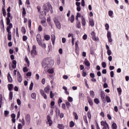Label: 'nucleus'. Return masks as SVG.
I'll return each instance as SVG.
<instances>
[{
	"instance_id": "nucleus-1",
	"label": "nucleus",
	"mask_w": 129,
	"mask_h": 129,
	"mask_svg": "<svg viewBox=\"0 0 129 129\" xmlns=\"http://www.w3.org/2000/svg\"><path fill=\"white\" fill-rule=\"evenodd\" d=\"M53 22H54L57 29H58V30H60L61 29V23H60V22L59 21L58 19H57L56 17H54L53 18Z\"/></svg>"
},
{
	"instance_id": "nucleus-2",
	"label": "nucleus",
	"mask_w": 129,
	"mask_h": 129,
	"mask_svg": "<svg viewBox=\"0 0 129 129\" xmlns=\"http://www.w3.org/2000/svg\"><path fill=\"white\" fill-rule=\"evenodd\" d=\"M43 8L44 11H46V12L48 13L49 12V11H50V10H51L52 6L50 3H48L47 5L46 4H44L43 6Z\"/></svg>"
},
{
	"instance_id": "nucleus-3",
	"label": "nucleus",
	"mask_w": 129,
	"mask_h": 129,
	"mask_svg": "<svg viewBox=\"0 0 129 129\" xmlns=\"http://www.w3.org/2000/svg\"><path fill=\"white\" fill-rule=\"evenodd\" d=\"M42 67L44 69H48L49 67V60L47 59H44L43 60L42 63Z\"/></svg>"
},
{
	"instance_id": "nucleus-4",
	"label": "nucleus",
	"mask_w": 129,
	"mask_h": 129,
	"mask_svg": "<svg viewBox=\"0 0 129 129\" xmlns=\"http://www.w3.org/2000/svg\"><path fill=\"white\" fill-rule=\"evenodd\" d=\"M47 121L46 122V123L47 124H49V125L50 126V125H52V124H53V121H52V120H51V117H50L49 115H47Z\"/></svg>"
},
{
	"instance_id": "nucleus-5",
	"label": "nucleus",
	"mask_w": 129,
	"mask_h": 129,
	"mask_svg": "<svg viewBox=\"0 0 129 129\" xmlns=\"http://www.w3.org/2000/svg\"><path fill=\"white\" fill-rule=\"evenodd\" d=\"M101 97L102 98V100H103L104 103H105L106 102V101H105V94H104V92L103 91H102L101 92Z\"/></svg>"
},
{
	"instance_id": "nucleus-6",
	"label": "nucleus",
	"mask_w": 129,
	"mask_h": 129,
	"mask_svg": "<svg viewBox=\"0 0 129 129\" xmlns=\"http://www.w3.org/2000/svg\"><path fill=\"white\" fill-rule=\"evenodd\" d=\"M17 75L19 77V78L18 79V82L21 83V82H22V81H23V78L22 77V75H21V73H20V72H19V71L17 72Z\"/></svg>"
},
{
	"instance_id": "nucleus-7",
	"label": "nucleus",
	"mask_w": 129,
	"mask_h": 129,
	"mask_svg": "<svg viewBox=\"0 0 129 129\" xmlns=\"http://www.w3.org/2000/svg\"><path fill=\"white\" fill-rule=\"evenodd\" d=\"M40 94L42 95V96L44 97V99H47V95L45 94V92H44L43 90L40 89Z\"/></svg>"
},
{
	"instance_id": "nucleus-8",
	"label": "nucleus",
	"mask_w": 129,
	"mask_h": 129,
	"mask_svg": "<svg viewBox=\"0 0 129 129\" xmlns=\"http://www.w3.org/2000/svg\"><path fill=\"white\" fill-rule=\"evenodd\" d=\"M36 39L39 45H42V42L41 41V36L40 34H38L36 36Z\"/></svg>"
},
{
	"instance_id": "nucleus-9",
	"label": "nucleus",
	"mask_w": 129,
	"mask_h": 129,
	"mask_svg": "<svg viewBox=\"0 0 129 129\" xmlns=\"http://www.w3.org/2000/svg\"><path fill=\"white\" fill-rule=\"evenodd\" d=\"M10 18H11V13L10 12L7 13V17L6 18L7 23L9 25L10 23H11V19H10Z\"/></svg>"
},
{
	"instance_id": "nucleus-10",
	"label": "nucleus",
	"mask_w": 129,
	"mask_h": 129,
	"mask_svg": "<svg viewBox=\"0 0 129 129\" xmlns=\"http://www.w3.org/2000/svg\"><path fill=\"white\" fill-rule=\"evenodd\" d=\"M25 119L26 121L28 122V123H30V121L31 120V117L30 116V115L29 114L26 115L25 117Z\"/></svg>"
},
{
	"instance_id": "nucleus-11",
	"label": "nucleus",
	"mask_w": 129,
	"mask_h": 129,
	"mask_svg": "<svg viewBox=\"0 0 129 129\" xmlns=\"http://www.w3.org/2000/svg\"><path fill=\"white\" fill-rule=\"evenodd\" d=\"M11 117L12 118V120L14 123L16 122V114L15 113H12L11 114Z\"/></svg>"
},
{
	"instance_id": "nucleus-12",
	"label": "nucleus",
	"mask_w": 129,
	"mask_h": 129,
	"mask_svg": "<svg viewBox=\"0 0 129 129\" xmlns=\"http://www.w3.org/2000/svg\"><path fill=\"white\" fill-rule=\"evenodd\" d=\"M8 79L9 82H10V83H12V82H13V79L12 78V77L11 76V74H10V73H9L8 75Z\"/></svg>"
},
{
	"instance_id": "nucleus-13",
	"label": "nucleus",
	"mask_w": 129,
	"mask_h": 129,
	"mask_svg": "<svg viewBox=\"0 0 129 129\" xmlns=\"http://www.w3.org/2000/svg\"><path fill=\"white\" fill-rule=\"evenodd\" d=\"M87 99L90 105H93V101H92V99H91L89 97H87Z\"/></svg>"
},
{
	"instance_id": "nucleus-14",
	"label": "nucleus",
	"mask_w": 129,
	"mask_h": 129,
	"mask_svg": "<svg viewBox=\"0 0 129 129\" xmlns=\"http://www.w3.org/2000/svg\"><path fill=\"white\" fill-rule=\"evenodd\" d=\"M13 65H12V68L13 69H15L17 67V61L16 60H13L12 61Z\"/></svg>"
},
{
	"instance_id": "nucleus-15",
	"label": "nucleus",
	"mask_w": 129,
	"mask_h": 129,
	"mask_svg": "<svg viewBox=\"0 0 129 129\" xmlns=\"http://www.w3.org/2000/svg\"><path fill=\"white\" fill-rule=\"evenodd\" d=\"M6 7H5V6H3V8H2V12H3V16L4 17H6V16H7V12H6V9H5Z\"/></svg>"
},
{
	"instance_id": "nucleus-16",
	"label": "nucleus",
	"mask_w": 129,
	"mask_h": 129,
	"mask_svg": "<svg viewBox=\"0 0 129 129\" xmlns=\"http://www.w3.org/2000/svg\"><path fill=\"white\" fill-rule=\"evenodd\" d=\"M82 24L83 26H85L86 25V21H85V19L83 17V16H82Z\"/></svg>"
},
{
	"instance_id": "nucleus-17",
	"label": "nucleus",
	"mask_w": 129,
	"mask_h": 129,
	"mask_svg": "<svg viewBox=\"0 0 129 129\" xmlns=\"http://www.w3.org/2000/svg\"><path fill=\"white\" fill-rule=\"evenodd\" d=\"M55 39H56V37H55V35L52 34L51 35V40H52L53 45H54V44H55Z\"/></svg>"
},
{
	"instance_id": "nucleus-18",
	"label": "nucleus",
	"mask_w": 129,
	"mask_h": 129,
	"mask_svg": "<svg viewBox=\"0 0 129 129\" xmlns=\"http://www.w3.org/2000/svg\"><path fill=\"white\" fill-rule=\"evenodd\" d=\"M8 87L9 91H11L12 89H13V88L14 87V85H13V84H8Z\"/></svg>"
},
{
	"instance_id": "nucleus-19",
	"label": "nucleus",
	"mask_w": 129,
	"mask_h": 129,
	"mask_svg": "<svg viewBox=\"0 0 129 129\" xmlns=\"http://www.w3.org/2000/svg\"><path fill=\"white\" fill-rule=\"evenodd\" d=\"M7 26H8L7 27V29H12V28H13V24L9 23V24H8V21H7Z\"/></svg>"
},
{
	"instance_id": "nucleus-20",
	"label": "nucleus",
	"mask_w": 129,
	"mask_h": 129,
	"mask_svg": "<svg viewBox=\"0 0 129 129\" xmlns=\"http://www.w3.org/2000/svg\"><path fill=\"white\" fill-rule=\"evenodd\" d=\"M57 127H58V128H59V129H64L65 126H64V125H63L62 124H58L57 125Z\"/></svg>"
},
{
	"instance_id": "nucleus-21",
	"label": "nucleus",
	"mask_w": 129,
	"mask_h": 129,
	"mask_svg": "<svg viewBox=\"0 0 129 129\" xmlns=\"http://www.w3.org/2000/svg\"><path fill=\"white\" fill-rule=\"evenodd\" d=\"M44 91L45 93H49V91H50V88H49V86H47L44 88Z\"/></svg>"
},
{
	"instance_id": "nucleus-22",
	"label": "nucleus",
	"mask_w": 129,
	"mask_h": 129,
	"mask_svg": "<svg viewBox=\"0 0 129 129\" xmlns=\"http://www.w3.org/2000/svg\"><path fill=\"white\" fill-rule=\"evenodd\" d=\"M101 125H102V126H106V125H107V123L106 121H101Z\"/></svg>"
},
{
	"instance_id": "nucleus-23",
	"label": "nucleus",
	"mask_w": 129,
	"mask_h": 129,
	"mask_svg": "<svg viewBox=\"0 0 129 129\" xmlns=\"http://www.w3.org/2000/svg\"><path fill=\"white\" fill-rule=\"evenodd\" d=\"M89 23H90V26H91V27L94 26V21H93V20H89Z\"/></svg>"
},
{
	"instance_id": "nucleus-24",
	"label": "nucleus",
	"mask_w": 129,
	"mask_h": 129,
	"mask_svg": "<svg viewBox=\"0 0 129 129\" xmlns=\"http://www.w3.org/2000/svg\"><path fill=\"white\" fill-rule=\"evenodd\" d=\"M112 129H117V126L116 125V123H113L112 124Z\"/></svg>"
},
{
	"instance_id": "nucleus-25",
	"label": "nucleus",
	"mask_w": 129,
	"mask_h": 129,
	"mask_svg": "<svg viewBox=\"0 0 129 129\" xmlns=\"http://www.w3.org/2000/svg\"><path fill=\"white\" fill-rule=\"evenodd\" d=\"M44 39L45 40H46V41H49V40H50V36L48 35H45L44 36Z\"/></svg>"
},
{
	"instance_id": "nucleus-26",
	"label": "nucleus",
	"mask_w": 129,
	"mask_h": 129,
	"mask_svg": "<svg viewBox=\"0 0 129 129\" xmlns=\"http://www.w3.org/2000/svg\"><path fill=\"white\" fill-rule=\"evenodd\" d=\"M106 100L108 103H109V102H111V100H110V98L109 96L106 97Z\"/></svg>"
},
{
	"instance_id": "nucleus-27",
	"label": "nucleus",
	"mask_w": 129,
	"mask_h": 129,
	"mask_svg": "<svg viewBox=\"0 0 129 129\" xmlns=\"http://www.w3.org/2000/svg\"><path fill=\"white\" fill-rule=\"evenodd\" d=\"M9 99L12 100L13 99V92H10L9 94Z\"/></svg>"
},
{
	"instance_id": "nucleus-28",
	"label": "nucleus",
	"mask_w": 129,
	"mask_h": 129,
	"mask_svg": "<svg viewBox=\"0 0 129 129\" xmlns=\"http://www.w3.org/2000/svg\"><path fill=\"white\" fill-rule=\"evenodd\" d=\"M34 86V83L32 82L31 83L29 87V90H33V87Z\"/></svg>"
},
{
	"instance_id": "nucleus-29",
	"label": "nucleus",
	"mask_w": 129,
	"mask_h": 129,
	"mask_svg": "<svg viewBox=\"0 0 129 129\" xmlns=\"http://www.w3.org/2000/svg\"><path fill=\"white\" fill-rule=\"evenodd\" d=\"M26 61L27 63V66L29 67L30 66V61H29V59H28V57H25Z\"/></svg>"
},
{
	"instance_id": "nucleus-30",
	"label": "nucleus",
	"mask_w": 129,
	"mask_h": 129,
	"mask_svg": "<svg viewBox=\"0 0 129 129\" xmlns=\"http://www.w3.org/2000/svg\"><path fill=\"white\" fill-rule=\"evenodd\" d=\"M26 61L27 63V66L29 67L30 66V61H29V59H28V57H25Z\"/></svg>"
},
{
	"instance_id": "nucleus-31",
	"label": "nucleus",
	"mask_w": 129,
	"mask_h": 129,
	"mask_svg": "<svg viewBox=\"0 0 129 129\" xmlns=\"http://www.w3.org/2000/svg\"><path fill=\"white\" fill-rule=\"evenodd\" d=\"M85 64L86 66H87V67H89L90 66V62L88 60H87L85 62Z\"/></svg>"
},
{
	"instance_id": "nucleus-32",
	"label": "nucleus",
	"mask_w": 129,
	"mask_h": 129,
	"mask_svg": "<svg viewBox=\"0 0 129 129\" xmlns=\"http://www.w3.org/2000/svg\"><path fill=\"white\" fill-rule=\"evenodd\" d=\"M31 54L32 55H33V54L37 55V51L36 50H32L31 51Z\"/></svg>"
},
{
	"instance_id": "nucleus-33",
	"label": "nucleus",
	"mask_w": 129,
	"mask_h": 129,
	"mask_svg": "<svg viewBox=\"0 0 129 129\" xmlns=\"http://www.w3.org/2000/svg\"><path fill=\"white\" fill-rule=\"evenodd\" d=\"M8 40L11 41L12 40V34H8Z\"/></svg>"
},
{
	"instance_id": "nucleus-34",
	"label": "nucleus",
	"mask_w": 129,
	"mask_h": 129,
	"mask_svg": "<svg viewBox=\"0 0 129 129\" xmlns=\"http://www.w3.org/2000/svg\"><path fill=\"white\" fill-rule=\"evenodd\" d=\"M90 94L91 97H94V92L93 91H90Z\"/></svg>"
},
{
	"instance_id": "nucleus-35",
	"label": "nucleus",
	"mask_w": 129,
	"mask_h": 129,
	"mask_svg": "<svg viewBox=\"0 0 129 129\" xmlns=\"http://www.w3.org/2000/svg\"><path fill=\"white\" fill-rule=\"evenodd\" d=\"M74 126V122L73 121H71L70 123V127H73Z\"/></svg>"
},
{
	"instance_id": "nucleus-36",
	"label": "nucleus",
	"mask_w": 129,
	"mask_h": 129,
	"mask_svg": "<svg viewBox=\"0 0 129 129\" xmlns=\"http://www.w3.org/2000/svg\"><path fill=\"white\" fill-rule=\"evenodd\" d=\"M74 20H75L74 15H72L71 19V23H73L74 22Z\"/></svg>"
},
{
	"instance_id": "nucleus-37",
	"label": "nucleus",
	"mask_w": 129,
	"mask_h": 129,
	"mask_svg": "<svg viewBox=\"0 0 129 129\" xmlns=\"http://www.w3.org/2000/svg\"><path fill=\"white\" fill-rule=\"evenodd\" d=\"M47 72L50 74H52V73H54V71L52 69H48L47 70Z\"/></svg>"
},
{
	"instance_id": "nucleus-38",
	"label": "nucleus",
	"mask_w": 129,
	"mask_h": 129,
	"mask_svg": "<svg viewBox=\"0 0 129 129\" xmlns=\"http://www.w3.org/2000/svg\"><path fill=\"white\" fill-rule=\"evenodd\" d=\"M90 54L91 55H94V49L93 48H91L90 49Z\"/></svg>"
},
{
	"instance_id": "nucleus-39",
	"label": "nucleus",
	"mask_w": 129,
	"mask_h": 129,
	"mask_svg": "<svg viewBox=\"0 0 129 129\" xmlns=\"http://www.w3.org/2000/svg\"><path fill=\"white\" fill-rule=\"evenodd\" d=\"M66 105L67 107H68V108H69V107H70V106H71V105L70 104V103L69 102H67L66 103Z\"/></svg>"
},
{
	"instance_id": "nucleus-40",
	"label": "nucleus",
	"mask_w": 129,
	"mask_h": 129,
	"mask_svg": "<svg viewBox=\"0 0 129 129\" xmlns=\"http://www.w3.org/2000/svg\"><path fill=\"white\" fill-rule=\"evenodd\" d=\"M84 120L86 123H88V121H87V117L86 115L84 116Z\"/></svg>"
},
{
	"instance_id": "nucleus-41",
	"label": "nucleus",
	"mask_w": 129,
	"mask_h": 129,
	"mask_svg": "<svg viewBox=\"0 0 129 129\" xmlns=\"http://www.w3.org/2000/svg\"><path fill=\"white\" fill-rule=\"evenodd\" d=\"M21 32H22V33H24V34H26V28H25L24 27L21 28Z\"/></svg>"
},
{
	"instance_id": "nucleus-42",
	"label": "nucleus",
	"mask_w": 129,
	"mask_h": 129,
	"mask_svg": "<svg viewBox=\"0 0 129 129\" xmlns=\"http://www.w3.org/2000/svg\"><path fill=\"white\" fill-rule=\"evenodd\" d=\"M1 25L3 26V29H5V25L4 24V20L2 19L1 21Z\"/></svg>"
},
{
	"instance_id": "nucleus-43",
	"label": "nucleus",
	"mask_w": 129,
	"mask_h": 129,
	"mask_svg": "<svg viewBox=\"0 0 129 129\" xmlns=\"http://www.w3.org/2000/svg\"><path fill=\"white\" fill-rule=\"evenodd\" d=\"M94 102L96 104H98L99 103V99L96 98L94 99Z\"/></svg>"
},
{
	"instance_id": "nucleus-44",
	"label": "nucleus",
	"mask_w": 129,
	"mask_h": 129,
	"mask_svg": "<svg viewBox=\"0 0 129 129\" xmlns=\"http://www.w3.org/2000/svg\"><path fill=\"white\" fill-rule=\"evenodd\" d=\"M36 94L35 93H33L31 94V97H32V98H33L34 99H35V98H36Z\"/></svg>"
},
{
	"instance_id": "nucleus-45",
	"label": "nucleus",
	"mask_w": 129,
	"mask_h": 129,
	"mask_svg": "<svg viewBox=\"0 0 129 129\" xmlns=\"http://www.w3.org/2000/svg\"><path fill=\"white\" fill-rule=\"evenodd\" d=\"M31 25H32V21L31 20V19H29L28 20V26L29 28H31Z\"/></svg>"
},
{
	"instance_id": "nucleus-46",
	"label": "nucleus",
	"mask_w": 129,
	"mask_h": 129,
	"mask_svg": "<svg viewBox=\"0 0 129 129\" xmlns=\"http://www.w3.org/2000/svg\"><path fill=\"white\" fill-rule=\"evenodd\" d=\"M77 28H78L79 29L80 28V21H78L77 22Z\"/></svg>"
},
{
	"instance_id": "nucleus-47",
	"label": "nucleus",
	"mask_w": 129,
	"mask_h": 129,
	"mask_svg": "<svg viewBox=\"0 0 129 129\" xmlns=\"http://www.w3.org/2000/svg\"><path fill=\"white\" fill-rule=\"evenodd\" d=\"M68 99L70 102H72L73 101V98H72V97H69L68 98Z\"/></svg>"
},
{
	"instance_id": "nucleus-48",
	"label": "nucleus",
	"mask_w": 129,
	"mask_h": 129,
	"mask_svg": "<svg viewBox=\"0 0 129 129\" xmlns=\"http://www.w3.org/2000/svg\"><path fill=\"white\" fill-rule=\"evenodd\" d=\"M102 66L103 68H105V67H106V62H103L102 63Z\"/></svg>"
},
{
	"instance_id": "nucleus-49",
	"label": "nucleus",
	"mask_w": 129,
	"mask_h": 129,
	"mask_svg": "<svg viewBox=\"0 0 129 129\" xmlns=\"http://www.w3.org/2000/svg\"><path fill=\"white\" fill-rule=\"evenodd\" d=\"M90 76L91 78H94L95 77V75L94 73H90Z\"/></svg>"
},
{
	"instance_id": "nucleus-50",
	"label": "nucleus",
	"mask_w": 129,
	"mask_h": 129,
	"mask_svg": "<svg viewBox=\"0 0 129 129\" xmlns=\"http://www.w3.org/2000/svg\"><path fill=\"white\" fill-rule=\"evenodd\" d=\"M9 113H10V112L8 110H5L4 112V114L6 116H8V114H9Z\"/></svg>"
},
{
	"instance_id": "nucleus-51",
	"label": "nucleus",
	"mask_w": 129,
	"mask_h": 129,
	"mask_svg": "<svg viewBox=\"0 0 129 129\" xmlns=\"http://www.w3.org/2000/svg\"><path fill=\"white\" fill-rule=\"evenodd\" d=\"M87 115H88V118H89V119H91V114L90 113V112H88L87 113Z\"/></svg>"
},
{
	"instance_id": "nucleus-52",
	"label": "nucleus",
	"mask_w": 129,
	"mask_h": 129,
	"mask_svg": "<svg viewBox=\"0 0 129 129\" xmlns=\"http://www.w3.org/2000/svg\"><path fill=\"white\" fill-rule=\"evenodd\" d=\"M55 95L53 94V92L52 91H51L50 92V98H53V96H54Z\"/></svg>"
},
{
	"instance_id": "nucleus-53",
	"label": "nucleus",
	"mask_w": 129,
	"mask_h": 129,
	"mask_svg": "<svg viewBox=\"0 0 129 129\" xmlns=\"http://www.w3.org/2000/svg\"><path fill=\"white\" fill-rule=\"evenodd\" d=\"M117 90L118 92H119V94H121V88H118L117 89Z\"/></svg>"
},
{
	"instance_id": "nucleus-54",
	"label": "nucleus",
	"mask_w": 129,
	"mask_h": 129,
	"mask_svg": "<svg viewBox=\"0 0 129 129\" xmlns=\"http://www.w3.org/2000/svg\"><path fill=\"white\" fill-rule=\"evenodd\" d=\"M27 39H28V37H27V36L24 35L23 36V41H27Z\"/></svg>"
},
{
	"instance_id": "nucleus-55",
	"label": "nucleus",
	"mask_w": 129,
	"mask_h": 129,
	"mask_svg": "<svg viewBox=\"0 0 129 129\" xmlns=\"http://www.w3.org/2000/svg\"><path fill=\"white\" fill-rule=\"evenodd\" d=\"M17 101V104H18V105H21V100L20 99H18Z\"/></svg>"
},
{
	"instance_id": "nucleus-56",
	"label": "nucleus",
	"mask_w": 129,
	"mask_h": 129,
	"mask_svg": "<svg viewBox=\"0 0 129 129\" xmlns=\"http://www.w3.org/2000/svg\"><path fill=\"white\" fill-rule=\"evenodd\" d=\"M23 15H26L27 14V12H26V9L25 8H23V12H22Z\"/></svg>"
},
{
	"instance_id": "nucleus-57",
	"label": "nucleus",
	"mask_w": 129,
	"mask_h": 129,
	"mask_svg": "<svg viewBox=\"0 0 129 129\" xmlns=\"http://www.w3.org/2000/svg\"><path fill=\"white\" fill-rule=\"evenodd\" d=\"M79 96H80V98H83V97L84 96V94H83V93H80Z\"/></svg>"
},
{
	"instance_id": "nucleus-58",
	"label": "nucleus",
	"mask_w": 129,
	"mask_h": 129,
	"mask_svg": "<svg viewBox=\"0 0 129 129\" xmlns=\"http://www.w3.org/2000/svg\"><path fill=\"white\" fill-rule=\"evenodd\" d=\"M110 76L112 78H113V77L114 76V73L113 72V71L110 72Z\"/></svg>"
},
{
	"instance_id": "nucleus-59",
	"label": "nucleus",
	"mask_w": 129,
	"mask_h": 129,
	"mask_svg": "<svg viewBox=\"0 0 129 129\" xmlns=\"http://www.w3.org/2000/svg\"><path fill=\"white\" fill-rule=\"evenodd\" d=\"M42 30H43V28H42V26L39 25L38 27V31H39L40 32H42Z\"/></svg>"
},
{
	"instance_id": "nucleus-60",
	"label": "nucleus",
	"mask_w": 129,
	"mask_h": 129,
	"mask_svg": "<svg viewBox=\"0 0 129 129\" xmlns=\"http://www.w3.org/2000/svg\"><path fill=\"white\" fill-rule=\"evenodd\" d=\"M26 76H28V77L32 76V73L31 72H28L26 74Z\"/></svg>"
},
{
	"instance_id": "nucleus-61",
	"label": "nucleus",
	"mask_w": 129,
	"mask_h": 129,
	"mask_svg": "<svg viewBox=\"0 0 129 129\" xmlns=\"http://www.w3.org/2000/svg\"><path fill=\"white\" fill-rule=\"evenodd\" d=\"M23 71L24 72H28V68H27V67H25L23 68Z\"/></svg>"
},
{
	"instance_id": "nucleus-62",
	"label": "nucleus",
	"mask_w": 129,
	"mask_h": 129,
	"mask_svg": "<svg viewBox=\"0 0 129 129\" xmlns=\"http://www.w3.org/2000/svg\"><path fill=\"white\" fill-rule=\"evenodd\" d=\"M22 127H23V126L22 125V124L19 123V124H18V129H22Z\"/></svg>"
},
{
	"instance_id": "nucleus-63",
	"label": "nucleus",
	"mask_w": 129,
	"mask_h": 129,
	"mask_svg": "<svg viewBox=\"0 0 129 129\" xmlns=\"http://www.w3.org/2000/svg\"><path fill=\"white\" fill-rule=\"evenodd\" d=\"M109 17H111L113 14V12L112 11H109L108 12Z\"/></svg>"
},
{
	"instance_id": "nucleus-64",
	"label": "nucleus",
	"mask_w": 129,
	"mask_h": 129,
	"mask_svg": "<svg viewBox=\"0 0 129 129\" xmlns=\"http://www.w3.org/2000/svg\"><path fill=\"white\" fill-rule=\"evenodd\" d=\"M74 115H75V119L77 120V119H78V115H77V113L75 112Z\"/></svg>"
}]
</instances>
